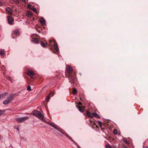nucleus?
Segmentation results:
<instances>
[{"instance_id":"14","label":"nucleus","mask_w":148,"mask_h":148,"mask_svg":"<svg viewBox=\"0 0 148 148\" xmlns=\"http://www.w3.org/2000/svg\"><path fill=\"white\" fill-rule=\"evenodd\" d=\"M84 107L83 106H79L77 108L80 112H83L84 110Z\"/></svg>"},{"instance_id":"26","label":"nucleus","mask_w":148,"mask_h":148,"mask_svg":"<svg viewBox=\"0 0 148 148\" xmlns=\"http://www.w3.org/2000/svg\"><path fill=\"white\" fill-rule=\"evenodd\" d=\"M27 89L28 91H30L31 90V87L30 86H27Z\"/></svg>"},{"instance_id":"31","label":"nucleus","mask_w":148,"mask_h":148,"mask_svg":"<svg viewBox=\"0 0 148 148\" xmlns=\"http://www.w3.org/2000/svg\"><path fill=\"white\" fill-rule=\"evenodd\" d=\"M78 104L79 105H81L82 104V103L81 102H79L78 103Z\"/></svg>"},{"instance_id":"41","label":"nucleus","mask_w":148,"mask_h":148,"mask_svg":"<svg viewBox=\"0 0 148 148\" xmlns=\"http://www.w3.org/2000/svg\"><path fill=\"white\" fill-rule=\"evenodd\" d=\"M50 49H52H52H52V48L51 47H50Z\"/></svg>"},{"instance_id":"42","label":"nucleus","mask_w":148,"mask_h":148,"mask_svg":"<svg viewBox=\"0 0 148 148\" xmlns=\"http://www.w3.org/2000/svg\"><path fill=\"white\" fill-rule=\"evenodd\" d=\"M2 3H1V4L0 5H2Z\"/></svg>"},{"instance_id":"27","label":"nucleus","mask_w":148,"mask_h":148,"mask_svg":"<svg viewBox=\"0 0 148 148\" xmlns=\"http://www.w3.org/2000/svg\"><path fill=\"white\" fill-rule=\"evenodd\" d=\"M32 10L34 12H36V9L35 8H34Z\"/></svg>"},{"instance_id":"11","label":"nucleus","mask_w":148,"mask_h":148,"mask_svg":"<svg viewBox=\"0 0 148 148\" xmlns=\"http://www.w3.org/2000/svg\"><path fill=\"white\" fill-rule=\"evenodd\" d=\"M14 97V94H11L9 97L8 98V99L10 102L13 100V98Z\"/></svg>"},{"instance_id":"15","label":"nucleus","mask_w":148,"mask_h":148,"mask_svg":"<svg viewBox=\"0 0 148 148\" xmlns=\"http://www.w3.org/2000/svg\"><path fill=\"white\" fill-rule=\"evenodd\" d=\"M27 15L28 17H31L33 15L32 13L30 11H27Z\"/></svg>"},{"instance_id":"7","label":"nucleus","mask_w":148,"mask_h":148,"mask_svg":"<svg viewBox=\"0 0 148 148\" xmlns=\"http://www.w3.org/2000/svg\"><path fill=\"white\" fill-rule=\"evenodd\" d=\"M53 42L54 44V47L55 48V50H56V52H58L59 51V49L58 47V45L56 43L55 41L54 40Z\"/></svg>"},{"instance_id":"17","label":"nucleus","mask_w":148,"mask_h":148,"mask_svg":"<svg viewBox=\"0 0 148 148\" xmlns=\"http://www.w3.org/2000/svg\"><path fill=\"white\" fill-rule=\"evenodd\" d=\"M10 102L8 99L4 101L3 102V104L5 105L7 104Z\"/></svg>"},{"instance_id":"22","label":"nucleus","mask_w":148,"mask_h":148,"mask_svg":"<svg viewBox=\"0 0 148 148\" xmlns=\"http://www.w3.org/2000/svg\"><path fill=\"white\" fill-rule=\"evenodd\" d=\"M77 92V90L75 88H73V90L72 92L73 94H76Z\"/></svg>"},{"instance_id":"8","label":"nucleus","mask_w":148,"mask_h":148,"mask_svg":"<svg viewBox=\"0 0 148 148\" xmlns=\"http://www.w3.org/2000/svg\"><path fill=\"white\" fill-rule=\"evenodd\" d=\"M6 10L9 15H12V11L10 8L8 7L7 8H6Z\"/></svg>"},{"instance_id":"18","label":"nucleus","mask_w":148,"mask_h":148,"mask_svg":"<svg viewBox=\"0 0 148 148\" xmlns=\"http://www.w3.org/2000/svg\"><path fill=\"white\" fill-rule=\"evenodd\" d=\"M50 99V94L48 95L46 98V100L47 102L49 101Z\"/></svg>"},{"instance_id":"20","label":"nucleus","mask_w":148,"mask_h":148,"mask_svg":"<svg viewBox=\"0 0 148 148\" xmlns=\"http://www.w3.org/2000/svg\"><path fill=\"white\" fill-rule=\"evenodd\" d=\"M6 94H7V93L6 92L2 94L1 95H0V98L5 97Z\"/></svg>"},{"instance_id":"4","label":"nucleus","mask_w":148,"mask_h":148,"mask_svg":"<svg viewBox=\"0 0 148 148\" xmlns=\"http://www.w3.org/2000/svg\"><path fill=\"white\" fill-rule=\"evenodd\" d=\"M28 118V117H25L22 118H15L17 122L20 123L23 122L24 121L26 120Z\"/></svg>"},{"instance_id":"38","label":"nucleus","mask_w":148,"mask_h":148,"mask_svg":"<svg viewBox=\"0 0 148 148\" xmlns=\"http://www.w3.org/2000/svg\"><path fill=\"white\" fill-rule=\"evenodd\" d=\"M126 143L127 144H128V143L127 142V141H126Z\"/></svg>"},{"instance_id":"1","label":"nucleus","mask_w":148,"mask_h":148,"mask_svg":"<svg viewBox=\"0 0 148 148\" xmlns=\"http://www.w3.org/2000/svg\"><path fill=\"white\" fill-rule=\"evenodd\" d=\"M66 70L68 75L66 73V77L69 78L70 83L73 84L74 86L76 85L77 83V79L76 77L75 73L73 72L71 67L70 66H67Z\"/></svg>"},{"instance_id":"30","label":"nucleus","mask_w":148,"mask_h":148,"mask_svg":"<svg viewBox=\"0 0 148 148\" xmlns=\"http://www.w3.org/2000/svg\"><path fill=\"white\" fill-rule=\"evenodd\" d=\"M2 112H3L1 110H0V116L1 115Z\"/></svg>"},{"instance_id":"24","label":"nucleus","mask_w":148,"mask_h":148,"mask_svg":"<svg viewBox=\"0 0 148 148\" xmlns=\"http://www.w3.org/2000/svg\"><path fill=\"white\" fill-rule=\"evenodd\" d=\"M4 54L5 53L2 50H0V55L1 56H3Z\"/></svg>"},{"instance_id":"5","label":"nucleus","mask_w":148,"mask_h":148,"mask_svg":"<svg viewBox=\"0 0 148 148\" xmlns=\"http://www.w3.org/2000/svg\"><path fill=\"white\" fill-rule=\"evenodd\" d=\"M8 23L10 25H12L13 23L14 20L13 18L10 16L8 17Z\"/></svg>"},{"instance_id":"37","label":"nucleus","mask_w":148,"mask_h":148,"mask_svg":"<svg viewBox=\"0 0 148 148\" xmlns=\"http://www.w3.org/2000/svg\"><path fill=\"white\" fill-rule=\"evenodd\" d=\"M37 31H38V32H39L40 33V31L39 30H38Z\"/></svg>"},{"instance_id":"6","label":"nucleus","mask_w":148,"mask_h":148,"mask_svg":"<svg viewBox=\"0 0 148 148\" xmlns=\"http://www.w3.org/2000/svg\"><path fill=\"white\" fill-rule=\"evenodd\" d=\"M27 75H29L31 78H33L34 73L32 71L28 70L27 73Z\"/></svg>"},{"instance_id":"28","label":"nucleus","mask_w":148,"mask_h":148,"mask_svg":"<svg viewBox=\"0 0 148 148\" xmlns=\"http://www.w3.org/2000/svg\"><path fill=\"white\" fill-rule=\"evenodd\" d=\"M14 1L16 3H19V1L18 0H15Z\"/></svg>"},{"instance_id":"10","label":"nucleus","mask_w":148,"mask_h":148,"mask_svg":"<svg viewBox=\"0 0 148 148\" xmlns=\"http://www.w3.org/2000/svg\"><path fill=\"white\" fill-rule=\"evenodd\" d=\"M40 23L42 25H44L45 24V20L42 17H41L40 18Z\"/></svg>"},{"instance_id":"29","label":"nucleus","mask_w":148,"mask_h":148,"mask_svg":"<svg viewBox=\"0 0 148 148\" xmlns=\"http://www.w3.org/2000/svg\"><path fill=\"white\" fill-rule=\"evenodd\" d=\"M7 79L10 80V81H11V78L10 77H7Z\"/></svg>"},{"instance_id":"21","label":"nucleus","mask_w":148,"mask_h":148,"mask_svg":"<svg viewBox=\"0 0 148 148\" xmlns=\"http://www.w3.org/2000/svg\"><path fill=\"white\" fill-rule=\"evenodd\" d=\"M41 45L43 47H46L45 44L42 41H41Z\"/></svg>"},{"instance_id":"16","label":"nucleus","mask_w":148,"mask_h":148,"mask_svg":"<svg viewBox=\"0 0 148 148\" xmlns=\"http://www.w3.org/2000/svg\"><path fill=\"white\" fill-rule=\"evenodd\" d=\"M93 116H94L95 117L98 118L100 119V116L96 113H92Z\"/></svg>"},{"instance_id":"33","label":"nucleus","mask_w":148,"mask_h":148,"mask_svg":"<svg viewBox=\"0 0 148 148\" xmlns=\"http://www.w3.org/2000/svg\"><path fill=\"white\" fill-rule=\"evenodd\" d=\"M50 94V95L51 94L52 95H54V93H51V92Z\"/></svg>"},{"instance_id":"13","label":"nucleus","mask_w":148,"mask_h":148,"mask_svg":"<svg viewBox=\"0 0 148 148\" xmlns=\"http://www.w3.org/2000/svg\"><path fill=\"white\" fill-rule=\"evenodd\" d=\"M89 121H90V125L91 127H92L93 125H96L95 122L94 121H92L90 120H89Z\"/></svg>"},{"instance_id":"36","label":"nucleus","mask_w":148,"mask_h":148,"mask_svg":"<svg viewBox=\"0 0 148 148\" xmlns=\"http://www.w3.org/2000/svg\"><path fill=\"white\" fill-rule=\"evenodd\" d=\"M124 148H128L126 146H124Z\"/></svg>"},{"instance_id":"2","label":"nucleus","mask_w":148,"mask_h":148,"mask_svg":"<svg viewBox=\"0 0 148 148\" xmlns=\"http://www.w3.org/2000/svg\"><path fill=\"white\" fill-rule=\"evenodd\" d=\"M48 124H49L50 126L54 127L55 129H56L58 131L60 132L62 134L66 136L70 140H71L72 142H74L75 144L77 145V143L75 142L72 138H71L68 135L65 131H64L62 129L60 128V127L58 128V126L53 123V124L48 123Z\"/></svg>"},{"instance_id":"35","label":"nucleus","mask_w":148,"mask_h":148,"mask_svg":"<svg viewBox=\"0 0 148 148\" xmlns=\"http://www.w3.org/2000/svg\"><path fill=\"white\" fill-rule=\"evenodd\" d=\"M77 147H78V148H81V147H79L78 145H77Z\"/></svg>"},{"instance_id":"9","label":"nucleus","mask_w":148,"mask_h":148,"mask_svg":"<svg viewBox=\"0 0 148 148\" xmlns=\"http://www.w3.org/2000/svg\"><path fill=\"white\" fill-rule=\"evenodd\" d=\"M34 35H32L31 36V37L32 39V41L33 42H34L35 43H38L39 42V41L37 38H33V36H34Z\"/></svg>"},{"instance_id":"12","label":"nucleus","mask_w":148,"mask_h":148,"mask_svg":"<svg viewBox=\"0 0 148 148\" xmlns=\"http://www.w3.org/2000/svg\"><path fill=\"white\" fill-rule=\"evenodd\" d=\"M86 114L88 117L90 118H93V114H91V113L88 111H86Z\"/></svg>"},{"instance_id":"34","label":"nucleus","mask_w":148,"mask_h":148,"mask_svg":"<svg viewBox=\"0 0 148 148\" xmlns=\"http://www.w3.org/2000/svg\"><path fill=\"white\" fill-rule=\"evenodd\" d=\"M108 147H109L110 148H111V146L110 145H108Z\"/></svg>"},{"instance_id":"3","label":"nucleus","mask_w":148,"mask_h":148,"mask_svg":"<svg viewBox=\"0 0 148 148\" xmlns=\"http://www.w3.org/2000/svg\"><path fill=\"white\" fill-rule=\"evenodd\" d=\"M33 114L40 119H43L44 116L39 111L34 110L33 111Z\"/></svg>"},{"instance_id":"39","label":"nucleus","mask_w":148,"mask_h":148,"mask_svg":"<svg viewBox=\"0 0 148 148\" xmlns=\"http://www.w3.org/2000/svg\"><path fill=\"white\" fill-rule=\"evenodd\" d=\"M114 133L115 134H117V133H116L115 132V131H114Z\"/></svg>"},{"instance_id":"32","label":"nucleus","mask_w":148,"mask_h":148,"mask_svg":"<svg viewBox=\"0 0 148 148\" xmlns=\"http://www.w3.org/2000/svg\"><path fill=\"white\" fill-rule=\"evenodd\" d=\"M101 129L102 130H103L104 129V128H103L102 127V126L101 127H100Z\"/></svg>"},{"instance_id":"25","label":"nucleus","mask_w":148,"mask_h":148,"mask_svg":"<svg viewBox=\"0 0 148 148\" xmlns=\"http://www.w3.org/2000/svg\"><path fill=\"white\" fill-rule=\"evenodd\" d=\"M98 123L100 127H101L102 125V123L100 121H98Z\"/></svg>"},{"instance_id":"19","label":"nucleus","mask_w":148,"mask_h":148,"mask_svg":"<svg viewBox=\"0 0 148 148\" xmlns=\"http://www.w3.org/2000/svg\"><path fill=\"white\" fill-rule=\"evenodd\" d=\"M14 34L16 35H18L19 34V32L17 30H15L14 32Z\"/></svg>"},{"instance_id":"40","label":"nucleus","mask_w":148,"mask_h":148,"mask_svg":"<svg viewBox=\"0 0 148 148\" xmlns=\"http://www.w3.org/2000/svg\"><path fill=\"white\" fill-rule=\"evenodd\" d=\"M96 127L97 128H98V126H97V125H96Z\"/></svg>"},{"instance_id":"23","label":"nucleus","mask_w":148,"mask_h":148,"mask_svg":"<svg viewBox=\"0 0 148 148\" xmlns=\"http://www.w3.org/2000/svg\"><path fill=\"white\" fill-rule=\"evenodd\" d=\"M49 45L50 46H51L53 44V41L52 40H49Z\"/></svg>"}]
</instances>
